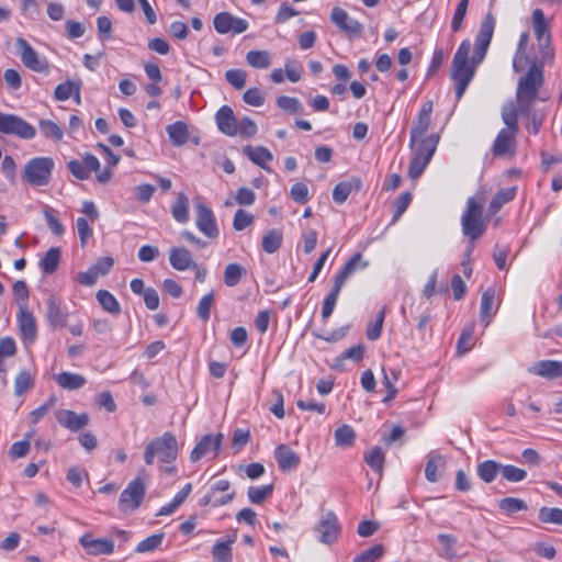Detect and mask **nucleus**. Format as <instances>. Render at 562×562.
Segmentation results:
<instances>
[{
    "label": "nucleus",
    "instance_id": "obj_1",
    "mask_svg": "<svg viewBox=\"0 0 562 562\" xmlns=\"http://www.w3.org/2000/svg\"><path fill=\"white\" fill-rule=\"evenodd\" d=\"M495 24V16L488 12L481 22L480 30L475 38L474 54L470 63L469 54L471 50V42L469 40L462 41L454 54L451 63V76L456 81L457 100L462 98L469 83L474 77L476 66L484 59L494 34Z\"/></svg>",
    "mask_w": 562,
    "mask_h": 562
},
{
    "label": "nucleus",
    "instance_id": "obj_2",
    "mask_svg": "<svg viewBox=\"0 0 562 562\" xmlns=\"http://www.w3.org/2000/svg\"><path fill=\"white\" fill-rule=\"evenodd\" d=\"M542 85V70L536 65H531L526 75L519 79L517 85L516 101L520 115H531V109H533Z\"/></svg>",
    "mask_w": 562,
    "mask_h": 562
},
{
    "label": "nucleus",
    "instance_id": "obj_3",
    "mask_svg": "<svg viewBox=\"0 0 562 562\" xmlns=\"http://www.w3.org/2000/svg\"><path fill=\"white\" fill-rule=\"evenodd\" d=\"M178 456V442L173 434L166 431L148 442L144 452L145 463L150 465L155 458L162 463H171Z\"/></svg>",
    "mask_w": 562,
    "mask_h": 562
},
{
    "label": "nucleus",
    "instance_id": "obj_4",
    "mask_svg": "<svg viewBox=\"0 0 562 562\" xmlns=\"http://www.w3.org/2000/svg\"><path fill=\"white\" fill-rule=\"evenodd\" d=\"M438 139L439 137L436 134H431L422 138L414 147H411L413 154L408 167V176L412 180L418 179L430 162L436 151Z\"/></svg>",
    "mask_w": 562,
    "mask_h": 562
},
{
    "label": "nucleus",
    "instance_id": "obj_5",
    "mask_svg": "<svg viewBox=\"0 0 562 562\" xmlns=\"http://www.w3.org/2000/svg\"><path fill=\"white\" fill-rule=\"evenodd\" d=\"M461 226L463 235L472 241L485 233L483 207L474 198H469L467 201L465 210L461 216Z\"/></svg>",
    "mask_w": 562,
    "mask_h": 562
},
{
    "label": "nucleus",
    "instance_id": "obj_6",
    "mask_svg": "<svg viewBox=\"0 0 562 562\" xmlns=\"http://www.w3.org/2000/svg\"><path fill=\"white\" fill-rule=\"evenodd\" d=\"M55 162L50 157H35L30 159L23 169V177L33 187H43L49 183Z\"/></svg>",
    "mask_w": 562,
    "mask_h": 562
},
{
    "label": "nucleus",
    "instance_id": "obj_7",
    "mask_svg": "<svg viewBox=\"0 0 562 562\" xmlns=\"http://www.w3.org/2000/svg\"><path fill=\"white\" fill-rule=\"evenodd\" d=\"M147 488V480L138 475L123 490L119 498V509L124 514L135 512L143 503Z\"/></svg>",
    "mask_w": 562,
    "mask_h": 562
},
{
    "label": "nucleus",
    "instance_id": "obj_8",
    "mask_svg": "<svg viewBox=\"0 0 562 562\" xmlns=\"http://www.w3.org/2000/svg\"><path fill=\"white\" fill-rule=\"evenodd\" d=\"M0 133L32 139L36 135L34 126L15 114L0 112Z\"/></svg>",
    "mask_w": 562,
    "mask_h": 562
},
{
    "label": "nucleus",
    "instance_id": "obj_9",
    "mask_svg": "<svg viewBox=\"0 0 562 562\" xmlns=\"http://www.w3.org/2000/svg\"><path fill=\"white\" fill-rule=\"evenodd\" d=\"M231 483L227 480L214 482L207 493L200 499L201 506L220 507L231 503L235 498V493L229 492Z\"/></svg>",
    "mask_w": 562,
    "mask_h": 562
},
{
    "label": "nucleus",
    "instance_id": "obj_10",
    "mask_svg": "<svg viewBox=\"0 0 562 562\" xmlns=\"http://www.w3.org/2000/svg\"><path fill=\"white\" fill-rule=\"evenodd\" d=\"M340 524L337 516L333 512L325 513L315 527L318 541L324 544L336 542L340 535Z\"/></svg>",
    "mask_w": 562,
    "mask_h": 562
},
{
    "label": "nucleus",
    "instance_id": "obj_11",
    "mask_svg": "<svg viewBox=\"0 0 562 562\" xmlns=\"http://www.w3.org/2000/svg\"><path fill=\"white\" fill-rule=\"evenodd\" d=\"M195 212V224L198 229L209 238H216L220 231L212 210L203 203H196Z\"/></svg>",
    "mask_w": 562,
    "mask_h": 562
},
{
    "label": "nucleus",
    "instance_id": "obj_12",
    "mask_svg": "<svg viewBox=\"0 0 562 562\" xmlns=\"http://www.w3.org/2000/svg\"><path fill=\"white\" fill-rule=\"evenodd\" d=\"M15 46L25 67L33 71H44L47 68L45 59L40 58L35 49L22 37L16 38Z\"/></svg>",
    "mask_w": 562,
    "mask_h": 562
},
{
    "label": "nucleus",
    "instance_id": "obj_13",
    "mask_svg": "<svg viewBox=\"0 0 562 562\" xmlns=\"http://www.w3.org/2000/svg\"><path fill=\"white\" fill-rule=\"evenodd\" d=\"M431 112L432 102H425L411 128V147H414L416 144H418L422 138H425L424 135L427 133L431 123Z\"/></svg>",
    "mask_w": 562,
    "mask_h": 562
},
{
    "label": "nucleus",
    "instance_id": "obj_14",
    "mask_svg": "<svg viewBox=\"0 0 562 562\" xmlns=\"http://www.w3.org/2000/svg\"><path fill=\"white\" fill-rule=\"evenodd\" d=\"M223 438L224 436L221 432L216 435H204L191 451L190 461L193 463L198 462L199 460H201L203 457L207 456L211 452H213L214 456H216L222 445Z\"/></svg>",
    "mask_w": 562,
    "mask_h": 562
},
{
    "label": "nucleus",
    "instance_id": "obj_15",
    "mask_svg": "<svg viewBox=\"0 0 562 562\" xmlns=\"http://www.w3.org/2000/svg\"><path fill=\"white\" fill-rule=\"evenodd\" d=\"M21 338L26 344H33L37 337L36 321L29 306H22L16 315Z\"/></svg>",
    "mask_w": 562,
    "mask_h": 562
},
{
    "label": "nucleus",
    "instance_id": "obj_16",
    "mask_svg": "<svg viewBox=\"0 0 562 562\" xmlns=\"http://www.w3.org/2000/svg\"><path fill=\"white\" fill-rule=\"evenodd\" d=\"M79 543L89 555H109L114 551V541L109 538L95 539L91 533H85Z\"/></svg>",
    "mask_w": 562,
    "mask_h": 562
},
{
    "label": "nucleus",
    "instance_id": "obj_17",
    "mask_svg": "<svg viewBox=\"0 0 562 562\" xmlns=\"http://www.w3.org/2000/svg\"><path fill=\"white\" fill-rule=\"evenodd\" d=\"M330 21L348 35H361L363 26L357 20L349 16L346 10L335 7L330 13Z\"/></svg>",
    "mask_w": 562,
    "mask_h": 562
},
{
    "label": "nucleus",
    "instance_id": "obj_18",
    "mask_svg": "<svg viewBox=\"0 0 562 562\" xmlns=\"http://www.w3.org/2000/svg\"><path fill=\"white\" fill-rule=\"evenodd\" d=\"M55 417L60 426L70 431H79L90 422L87 413L77 414L71 409H59L55 413Z\"/></svg>",
    "mask_w": 562,
    "mask_h": 562
},
{
    "label": "nucleus",
    "instance_id": "obj_19",
    "mask_svg": "<svg viewBox=\"0 0 562 562\" xmlns=\"http://www.w3.org/2000/svg\"><path fill=\"white\" fill-rule=\"evenodd\" d=\"M46 319L53 329L67 325L68 313L61 308V302L55 294H49L46 300Z\"/></svg>",
    "mask_w": 562,
    "mask_h": 562
},
{
    "label": "nucleus",
    "instance_id": "obj_20",
    "mask_svg": "<svg viewBox=\"0 0 562 562\" xmlns=\"http://www.w3.org/2000/svg\"><path fill=\"white\" fill-rule=\"evenodd\" d=\"M215 121L218 130L227 135V136H235L237 135L238 127H237V120L234 115V112L231 106L223 105L218 109V111L215 114Z\"/></svg>",
    "mask_w": 562,
    "mask_h": 562
},
{
    "label": "nucleus",
    "instance_id": "obj_21",
    "mask_svg": "<svg viewBox=\"0 0 562 562\" xmlns=\"http://www.w3.org/2000/svg\"><path fill=\"white\" fill-rule=\"evenodd\" d=\"M367 261H362V255L356 252L335 276L334 285L341 290L345 282L355 273L357 269H364L368 267Z\"/></svg>",
    "mask_w": 562,
    "mask_h": 562
},
{
    "label": "nucleus",
    "instance_id": "obj_22",
    "mask_svg": "<svg viewBox=\"0 0 562 562\" xmlns=\"http://www.w3.org/2000/svg\"><path fill=\"white\" fill-rule=\"evenodd\" d=\"M274 458L281 471H291L299 467L300 456L286 445H279L274 450Z\"/></svg>",
    "mask_w": 562,
    "mask_h": 562
},
{
    "label": "nucleus",
    "instance_id": "obj_23",
    "mask_svg": "<svg viewBox=\"0 0 562 562\" xmlns=\"http://www.w3.org/2000/svg\"><path fill=\"white\" fill-rule=\"evenodd\" d=\"M529 372L546 379H557L562 376V361L541 360L529 368Z\"/></svg>",
    "mask_w": 562,
    "mask_h": 562
},
{
    "label": "nucleus",
    "instance_id": "obj_24",
    "mask_svg": "<svg viewBox=\"0 0 562 562\" xmlns=\"http://www.w3.org/2000/svg\"><path fill=\"white\" fill-rule=\"evenodd\" d=\"M169 261L172 268L178 271H184L191 267H195L190 251L183 247L171 248L169 251Z\"/></svg>",
    "mask_w": 562,
    "mask_h": 562
},
{
    "label": "nucleus",
    "instance_id": "obj_25",
    "mask_svg": "<svg viewBox=\"0 0 562 562\" xmlns=\"http://www.w3.org/2000/svg\"><path fill=\"white\" fill-rule=\"evenodd\" d=\"M517 133L509 132L505 128L501 130L493 144V153L495 156H504L513 153L515 147V136Z\"/></svg>",
    "mask_w": 562,
    "mask_h": 562
},
{
    "label": "nucleus",
    "instance_id": "obj_26",
    "mask_svg": "<svg viewBox=\"0 0 562 562\" xmlns=\"http://www.w3.org/2000/svg\"><path fill=\"white\" fill-rule=\"evenodd\" d=\"M495 290L493 288L486 289L481 296L480 318L487 327L492 322L496 311L494 310Z\"/></svg>",
    "mask_w": 562,
    "mask_h": 562
},
{
    "label": "nucleus",
    "instance_id": "obj_27",
    "mask_svg": "<svg viewBox=\"0 0 562 562\" xmlns=\"http://www.w3.org/2000/svg\"><path fill=\"white\" fill-rule=\"evenodd\" d=\"M55 381L61 389L67 391L79 390L87 383L83 375L68 371L55 375Z\"/></svg>",
    "mask_w": 562,
    "mask_h": 562
},
{
    "label": "nucleus",
    "instance_id": "obj_28",
    "mask_svg": "<svg viewBox=\"0 0 562 562\" xmlns=\"http://www.w3.org/2000/svg\"><path fill=\"white\" fill-rule=\"evenodd\" d=\"M445 467V460L441 454L431 451L427 456V463L425 467V477L428 482L435 483L439 480L438 471Z\"/></svg>",
    "mask_w": 562,
    "mask_h": 562
},
{
    "label": "nucleus",
    "instance_id": "obj_29",
    "mask_svg": "<svg viewBox=\"0 0 562 562\" xmlns=\"http://www.w3.org/2000/svg\"><path fill=\"white\" fill-rule=\"evenodd\" d=\"M244 153L254 164L269 170L267 162L271 161L273 156L268 148L263 146H246L244 147Z\"/></svg>",
    "mask_w": 562,
    "mask_h": 562
},
{
    "label": "nucleus",
    "instance_id": "obj_30",
    "mask_svg": "<svg viewBox=\"0 0 562 562\" xmlns=\"http://www.w3.org/2000/svg\"><path fill=\"white\" fill-rule=\"evenodd\" d=\"M169 139L173 146H183L189 139L188 126L182 121H177L166 127Z\"/></svg>",
    "mask_w": 562,
    "mask_h": 562
},
{
    "label": "nucleus",
    "instance_id": "obj_31",
    "mask_svg": "<svg viewBox=\"0 0 562 562\" xmlns=\"http://www.w3.org/2000/svg\"><path fill=\"white\" fill-rule=\"evenodd\" d=\"M361 187V181L357 178L350 181H342L336 184L333 190V200L337 204H342L349 196L352 190H359Z\"/></svg>",
    "mask_w": 562,
    "mask_h": 562
},
{
    "label": "nucleus",
    "instance_id": "obj_32",
    "mask_svg": "<svg viewBox=\"0 0 562 562\" xmlns=\"http://www.w3.org/2000/svg\"><path fill=\"white\" fill-rule=\"evenodd\" d=\"M236 536L226 541H216L212 549L214 562H232L233 554L231 546L235 542Z\"/></svg>",
    "mask_w": 562,
    "mask_h": 562
},
{
    "label": "nucleus",
    "instance_id": "obj_33",
    "mask_svg": "<svg viewBox=\"0 0 562 562\" xmlns=\"http://www.w3.org/2000/svg\"><path fill=\"white\" fill-rule=\"evenodd\" d=\"M476 472L483 482L491 483L496 479L497 474L502 472V464L493 460H486L479 463Z\"/></svg>",
    "mask_w": 562,
    "mask_h": 562
},
{
    "label": "nucleus",
    "instance_id": "obj_34",
    "mask_svg": "<svg viewBox=\"0 0 562 562\" xmlns=\"http://www.w3.org/2000/svg\"><path fill=\"white\" fill-rule=\"evenodd\" d=\"M516 195V187L499 190L492 199L488 211L491 214L497 213L501 207L510 202Z\"/></svg>",
    "mask_w": 562,
    "mask_h": 562
},
{
    "label": "nucleus",
    "instance_id": "obj_35",
    "mask_svg": "<svg viewBox=\"0 0 562 562\" xmlns=\"http://www.w3.org/2000/svg\"><path fill=\"white\" fill-rule=\"evenodd\" d=\"M60 261V250L59 248L53 247L50 248L45 256L40 261V268L46 274L54 273Z\"/></svg>",
    "mask_w": 562,
    "mask_h": 562
},
{
    "label": "nucleus",
    "instance_id": "obj_36",
    "mask_svg": "<svg viewBox=\"0 0 562 562\" xmlns=\"http://www.w3.org/2000/svg\"><path fill=\"white\" fill-rule=\"evenodd\" d=\"M173 218L179 223L189 221V200L184 193H179L171 207Z\"/></svg>",
    "mask_w": 562,
    "mask_h": 562
},
{
    "label": "nucleus",
    "instance_id": "obj_37",
    "mask_svg": "<svg viewBox=\"0 0 562 562\" xmlns=\"http://www.w3.org/2000/svg\"><path fill=\"white\" fill-rule=\"evenodd\" d=\"M246 61L256 69H266L271 65V57L267 50H249L246 54Z\"/></svg>",
    "mask_w": 562,
    "mask_h": 562
},
{
    "label": "nucleus",
    "instance_id": "obj_38",
    "mask_svg": "<svg viewBox=\"0 0 562 562\" xmlns=\"http://www.w3.org/2000/svg\"><path fill=\"white\" fill-rule=\"evenodd\" d=\"M246 273L247 271L241 265L229 263L224 270V283L227 286L233 288L240 282L241 278L246 276Z\"/></svg>",
    "mask_w": 562,
    "mask_h": 562
},
{
    "label": "nucleus",
    "instance_id": "obj_39",
    "mask_svg": "<svg viewBox=\"0 0 562 562\" xmlns=\"http://www.w3.org/2000/svg\"><path fill=\"white\" fill-rule=\"evenodd\" d=\"M97 300L102 308L111 314H120L121 305L115 296L106 290H99L97 292Z\"/></svg>",
    "mask_w": 562,
    "mask_h": 562
},
{
    "label": "nucleus",
    "instance_id": "obj_40",
    "mask_svg": "<svg viewBox=\"0 0 562 562\" xmlns=\"http://www.w3.org/2000/svg\"><path fill=\"white\" fill-rule=\"evenodd\" d=\"M16 353V345L13 338L7 336L0 339V373L5 374L4 359Z\"/></svg>",
    "mask_w": 562,
    "mask_h": 562
},
{
    "label": "nucleus",
    "instance_id": "obj_41",
    "mask_svg": "<svg viewBox=\"0 0 562 562\" xmlns=\"http://www.w3.org/2000/svg\"><path fill=\"white\" fill-rule=\"evenodd\" d=\"M385 456L380 447H374L364 452L366 463L375 472L382 473Z\"/></svg>",
    "mask_w": 562,
    "mask_h": 562
},
{
    "label": "nucleus",
    "instance_id": "obj_42",
    "mask_svg": "<svg viewBox=\"0 0 562 562\" xmlns=\"http://www.w3.org/2000/svg\"><path fill=\"white\" fill-rule=\"evenodd\" d=\"M517 109L513 103L505 104L502 108V120L507 126V131L517 133L518 132V113Z\"/></svg>",
    "mask_w": 562,
    "mask_h": 562
},
{
    "label": "nucleus",
    "instance_id": "obj_43",
    "mask_svg": "<svg viewBox=\"0 0 562 562\" xmlns=\"http://www.w3.org/2000/svg\"><path fill=\"white\" fill-rule=\"evenodd\" d=\"M40 132L43 136L50 138L55 142L61 140L64 136L63 130L50 120H41L38 123Z\"/></svg>",
    "mask_w": 562,
    "mask_h": 562
},
{
    "label": "nucleus",
    "instance_id": "obj_44",
    "mask_svg": "<svg viewBox=\"0 0 562 562\" xmlns=\"http://www.w3.org/2000/svg\"><path fill=\"white\" fill-rule=\"evenodd\" d=\"M355 439V430L349 425H342L335 430V442L338 447H350Z\"/></svg>",
    "mask_w": 562,
    "mask_h": 562
},
{
    "label": "nucleus",
    "instance_id": "obj_45",
    "mask_svg": "<svg viewBox=\"0 0 562 562\" xmlns=\"http://www.w3.org/2000/svg\"><path fill=\"white\" fill-rule=\"evenodd\" d=\"M541 522L562 526V509L555 507H541L538 513Z\"/></svg>",
    "mask_w": 562,
    "mask_h": 562
},
{
    "label": "nucleus",
    "instance_id": "obj_46",
    "mask_svg": "<svg viewBox=\"0 0 562 562\" xmlns=\"http://www.w3.org/2000/svg\"><path fill=\"white\" fill-rule=\"evenodd\" d=\"M282 243V233L277 229H271L262 238V249L268 254L276 252Z\"/></svg>",
    "mask_w": 562,
    "mask_h": 562
},
{
    "label": "nucleus",
    "instance_id": "obj_47",
    "mask_svg": "<svg viewBox=\"0 0 562 562\" xmlns=\"http://www.w3.org/2000/svg\"><path fill=\"white\" fill-rule=\"evenodd\" d=\"M272 491L273 486L271 484L263 486H250L247 495L250 503L261 504L272 494Z\"/></svg>",
    "mask_w": 562,
    "mask_h": 562
},
{
    "label": "nucleus",
    "instance_id": "obj_48",
    "mask_svg": "<svg viewBox=\"0 0 562 562\" xmlns=\"http://www.w3.org/2000/svg\"><path fill=\"white\" fill-rule=\"evenodd\" d=\"M33 384L34 381L30 372L26 370L20 371L14 380V394L18 396L23 395L33 386Z\"/></svg>",
    "mask_w": 562,
    "mask_h": 562
},
{
    "label": "nucleus",
    "instance_id": "obj_49",
    "mask_svg": "<svg viewBox=\"0 0 562 562\" xmlns=\"http://www.w3.org/2000/svg\"><path fill=\"white\" fill-rule=\"evenodd\" d=\"M498 506L502 510L509 515L521 510H527L528 508L527 504L522 499L516 497H505L499 502Z\"/></svg>",
    "mask_w": 562,
    "mask_h": 562
},
{
    "label": "nucleus",
    "instance_id": "obj_50",
    "mask_svg": "<svg viewBox=\"0 0 562 562\" xmlns=\"http://www.w3.org/2000/svg\"><path fill=\"white\" fill-rule=\"evenodd\" d=\"M473 333H474L473 324H470L464 327V329L462 330V333L459 337L458 345H457L459 353L463 355L472 349V347L474 345L472 341Z\"/></svg>",
    "mask_w": 562,
    "mask_h": 562
},
{
    "label": "nucleus",
    "instance_id": "obj_51",
    "mask_svg": "<svg viewBox=\"0 0 562 562\" xmlns=\"http://www.w3.org/2000/svg\"><path fill=\"white\" fill-rule=\"evenodd\" d=\"M501 473L506 481L512 483L521 482L527 477V472L524 469L517 468L512 464H502Z\"/></svg>",
    "mask_w": 562,
    "mask_h": 562
},
{
    "label": "nucleus",
    "instance_id": "obj_52",
    "mask_svg": "<svg viewBox=\"0 0 562 562\" xmlns=\"http://www.w3.org/2000/svg\"><path fill=\"white\" fill-rule=\"evenodd\" d=\"M339 293H340V289H338L337 286L334 285L331 291L326 295V297L323 302V307H322V317L324 319L329 318L330 315L333 314L336 303H337V300H338V296H339Z\"/></svg>",
    "mask_w": 562,
    "mask_h": 562
},
{
    "label": "nucleus",
    "instance_id": "obj_53",
    "mask_svg": "<svg viewBox=\"0 0 562 562\" xmlns=\"http://www.w3.org/2000/svg\"><path fill=\"white\" fill-rule=\"evenodd\" d=\"M164 537V533H155L147 537L137 544L136 552L145 553L156 550L161 544Z\"/></svg>",
    "mask_w": 562,
    "mask_h": 562
},
{
    "label": "nucleus",
    "instance_id": "obj_54",
    "mask_svg": "<svg viewBox=\"0 0 562 562\" xmlns=\"http://www.w3.org/2000/svg\"><path fill=\"white\" fill-rule=\"evenodd\" d=\"M214 304V293L210 292L202 296L200 300L198 307H196V314L199 318L203 322L209 321L211 315V308Z\"/></svg>",
    "mask_w": 562,
    "mask_h": 562
},
{
    "label": "nucleus",
    "instance_id": "obj_55",
    "mask_svg": "<svg viewBox=\"0 0 562 562\" xmlns=\"http://www.w3.org/2000/svg\"><path fill=\"white\" fill-rule=\"evenodd\" d=\"M384 553V548L382 544H374L370 549L358 554L353 562H376L382 558Z\"/></svg>",
    "mask_w": 562,
    "mask_h": 562
},
{
    "label": "nucleus",
    "instance_id": "obj_56",
    "mask_svg": "<svg viewBox=\"0 0 562 562\" xmlns=\"http://www.w3.org/2000/svg\"><path fill=\"white\" fill-rule=\"evenodd\" d=\"M277 105L289 113H300L303 110V105L299 99L293 97L281 95L277 99Z\"/></svg>",
    "mask_w": 562,
    "mask_h": 562
},
{
    "label": "nucleus",
    "instance_id": "obj_57",
    "mask_svg": "<svg viewBox=\"0 0 562 562\" xmlns=\"http://www.w3.org/2000/svg\"><path fill=\"white\" fill-rule=\"evenodd\" d=\"M470 0H460L458 3L454 14L451 21V30L457 33L462 29V22L467 14L468 5Z\"/></svg>",
    "mask_w": 562,
    "mask_h": 562
},
{
    "label": "nucleus",
    "instance_id": "obj_58",
    "mask_svg": "<svg viewBox=\"0 0 562 562\" xmlns=\"http://www.w3.org/2000/svg\"><path fill=\"white\" fill-rule=\"evenodd\" d=\"M385 317V307H383L376 315L373 323L369 324L367 328V337L369 340H376L380 338Z\"/></svg>",
    "mask_w": 562,
    "mask_h": 562
},
{
    "label": "nucleus",
    "instance_id": "obj_59",
    "mask_svg": "<svg viewBox=\"0 0 562 562\" xmlns=\"http://www.w3.org/2000/svg\"><path fill=\"white\" fill-rule=\"evenodd\" d=\"M233 15L228 12H221L215 15L213 24L214 29L220 34L229 33L232 30Z\"/></svg>",
    "mask_w": 562,
    "mask_h": 562
},
{
    "label": "nucleus",
    "instance_id": "obj_60",
    "mask_svg": "<svg viewBox=\"0 0 562 562\" xmlns=\"http://www.w3.org/2000/svg\"><path fill=\"white\" fill-rule=\"evenodd\" d=\"M255 221V217L243 209L236 211L233 220V227L235 231H244L250 226Z\"/></svg>",
    "mask_w": 562,
    "mask_h": 562
},
{
    "label": "nucleus",
    "instance_id": "obj_61",
    "mask_svg": "<svg viewBox=\"0 0 562 562\" xmlns=\"http://www.w3.org/2000/svg\"><path fill=\"white\" fill-rule=\"evenodd\" d=\"M437 538L443 546L441 557L452 559L456 555L454 546L457 543V538L448 533H439Z\"/></svg>",
    "mask_w": 562,
    "mask_h": 562
},
{
    "label": "nucleus",
    "instance_id": "obj_62",
    "mask_svg": "<svg viewBox=\"0 0 562 562\" xmlns=\"http://www.w3.org/2000/svg\"><path fill=\"white\" fill-rule=\"evenodd\" d=\"M13 295L18 303L19 310L22 306H27L29 301V289L26 283L23 280H19L13 284Z\"/></svg>",
    "mask_w": 562,
    "mask_h": 562
},
{
    "label": "nucleus",
    "instance_id": "obj_63",
    "mask_svg": "<svg viewBox=\"0 0 562 562\" xmlns=\"http://www.w3.org/2000/svg\"><path fill=\"white\" fill-rule=\"evenodd\" d=\"M225 78L235 89L239 90L246 85L247 74L241 69H229L226 71Z\"/></svg>",
    "mask_w": 562,
    "mask_h": 562
},
{
    "label": "nucleus",
    "instance_id": "obj_64",
    "mask_svg": "<svg viewBox=\"0 0 562 562\" xmlns=\"http://www.w3.org/2000/svg\"><path fill=\"white\" fill-rule=\"evenodd\" d=\"M303 68L296 60H286L284 64V74L291 82L301 80Z\"/></svg>",
    "mask_w": 562,
    "mask_h": 562
}]
</instances>
